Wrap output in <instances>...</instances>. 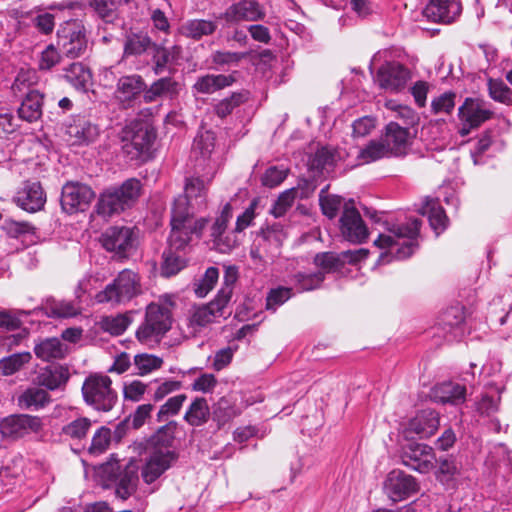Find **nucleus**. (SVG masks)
<instances>
[{"label": "nucleus", "instance_id": "nucleus-1", "mask_svg": "<svg viewBox=\"0 0 512 512\" xmlns=\"http://www.w3.org/2000/svg\"><path fill=\"white\" fill-rule=\"evenodd\" d=\"M140 464L136 459L121 462L114 455L95 469V476L104 487L114 485L115 494L122 500L131 497L138 488Z\"/></svg>", "mask_w": 512, "mask_h": 512}, {"label": "nucleus", "instance_id": "nucleus-2", "mask_svg": "<svg viewBox=\"0 0 512 512\" xmlns=\"http://www.w3.org/2000/svg\"><path fill=\"white\" fill-rule=\"evenodd\" d=\"M184 216L176 212V216L171 223V233L169 236V246L162 255L161 275L171 277L178 274L187 265L185 249L188 246L193 234L200 235L202 233V223L200 222L194 228L185 226Z\"/></svg>", "mask_w": 512, "mask_h": 512}, {"label": "nucleus", "instance_id": "nucleus-3", "mask_svg": "<svg viewBox=\"0 0 512 512\" xmlns=\"http://www.w3.org/2000/svg\"><path fill=\"white\" fill-rule=\"evenodd\" d=\"M175 305L171 295L160 296L146 306L145 317L136 331V338L143 344L158 343L171 329L172 309Z\"/></svg>", "mask_w": 512, "mask_h": 512}, {"label": "nucleus", "instance_id": "nucleus-4", "mask_svg": "<svg viewBox=\"0 0 512 512\" xmlns=\"http://www.w3.org/2000/svg\"><path fill=\"white\" fill-rule=\"evenodd\" d=\"M212 178L213 173L209 172L204 173L201 177L191 176L186 178L184 194L179 195L174 199L171 209V223H173L176 212H178L184 216V224L186 227L190 226V228H194V226L203 222L201 225L202 230L205 228L207 220L205 218L195 219L194 209L195 206H204L207 195V186L211 182Z\"/></svg>", "mask_w": 512, "mask_h": 512}, {"label": "nucleus", "instance_id": "nucleus-5", "mask_svg": "<svg viewBox=\"0 0 512 512\" xmlns=\"http://www.w3.org/2000/svg\"><path fill=\"white\" fill-rule=\"evenodd\" d=\"M421 220L409 219L403 224H392L387 227L388 234L380 233L374 244L387 249V253L397 260L410 257L418 248L417 237L420 232Z\"/></svg>", "mask_w": 512, "mask_h": 512}, {"label": "nucleus", "instance_id": "nucleus-6", "mask_svg": "<svg viewBox=\"0 0 512 512\" xmlns=\"http://www.w3.org/2000/svg\"><path fill=\"white\" fill-rule=\"evenodd\" d=\"M142 189V183L137 178H129L120 185L109 187L99 195L95 211L103 218L119 215L137 203Z\"/></svg>", "mask_w": 512, "mask_h": 512}, {"label": "nucleus", "instance_id": "nucleus-7", "mask_svg": "<svg viewBox=\"0 0 512 512\" xmlns=\"http://www.w3.org/2000/svg\"><path fill=\"white\" fill-rule=\"evenodd\" d=\"M142 293L141 278L138 273L124 269L116 278L95 295L97 303L111 306L125 305Z\"/></svg>", "mask_w": 512, "mask_h": 512}, {"label": "nucleus", "instance_id": "nucleus-8", "mask_svg": "<svg viewBox=\"0 0 512 512\" xmlns=\"http://www.w3.org/2000/svg\"><path fill=\"white\" fill-rule=\"evenodd\" d=\"M156 139L155 129L146 123H132L126 131L122 149L130 160L145 161L150 158Z\"/></svg>", "mask_w": 512, "mask_h": 512}, {"label": "nucleus", "instance_id": "nucleus-9", "mask_svg": "<svg viewBox=\"0 0 512 512\" xmlns=\"http://www.w3.org/2000/svg\"><path fill=\"white\" fill-rule=\"evenodd\" d=\"M57 45L71 59L79 58L88 48L85 26L78 20L66 22L57 31Z\"/></svg>", "mask_w": 512, "mask_h": 512}, {"label": "nucleus", "instance_id": "nucleus-10", "mask_svg": "<svg viewBox=\"0 0 512 512\" xmlns=\"http://www.w3.org/2000/svg\"><path fill=\"white\" fill-rule=\"evenodd\" d=\"M101 243L105 250L114 253L115 258L124 259L136 248L137 236L133 228L112 226L102 234Z\"/></svg>", "mask_w": 512, "mask_h": 512}, {"label": "nucleus", "instance_id": "nucleus-11", "mask_svg": "<svg viewBox=\"0 0 512 512\" xmlns=\"http://www.w3.org/2000/svg\"><path fill=\"white\" fill-rule=\"evenodd\" d=\"M42 427L38 416L12 414L0 420V434L5 439L19 440L31 433H38Z\"/></svg>", "mask_w": 512, "mask_h": 512}, {"label": "nucleus", "instance_id": "nucleus-12", "mask_svg": "<svg viewBox=\"0 0 512 512\" xmlns=\"http://www.w3.org/2000/svg\"><path fill=\"white\" fill-rule=\"evenodd\" d=\"M418 490L417 480L400 469L390 471L383 482L384 494L394 503L408 499Z\"/></svg>", "mask_w": 512, "mask_h": 512}, {"label": "nucleus", "instance_id": "nucleus-13", "mask_svg": "<svg viewBox=\"0 0 512 512\" xmlns=\"http://www.w3.org/2000/svg\"><path fill=\"white\" fill-rule=\"evenodd\" d=\"M339 222L340 232L345 240L351 243L361 244L368 238V228L359 211L354 207L352 200L344 203Z\"/></svg>", "mask_w": 512, "mask_h": 512}, {"label": "nucleus", "instance_id": "nucleus-14", "mask_svg": "<svg viewBox=\"0 0 512 512\" xmlns=\"http://www.w3.org/2000/svg\"><path fill=\"white\" fill-rule=\"evenodd\" d=\"M401 463L419 473H428L433 467L435 454L427 444L409 442L402 446Z\"/></svg>", "mask_w": 512, "mask_h": 512}, {"label": "nucleus", "instance_id": "nucleus-15", "mask_svg": "<svg viewBox=\"0 0 512 512\" xmlns=\"http://www.w3.org/2000/svg\"><path fill=\"white\" fill-rule=\"evenodd\" d=\"M410 79L409 68L396 61L381 65L376 74V82L379 86L390 92L402 91Z\"/></svg>", "mask_w": 512, "mask_h": 512}, {"label": "nucleus", "instance_id": "nucleus-16", "mask_svg": "<svg viewBox=\"0 0 512 512\" xmlns=\"http://www.w3.org/2000/svg\"><path fill=\"white\" fill-rule=\"evenodd\" d=\"M95 193L90 186L82 183H66L62 188L61 206L69 213L84 211L94 199Z\"/></svg>", "mask_w": 512, "mask_h": 512}, {"label": "nucleus", "instance_id": "nucleus-17", "mask_svg": "<svg viewBox=\"0 0 512 512\" xmlns=\"http://www.w3.org/2000/svg\"><path fill=\"white\" fill-rule=\"evenodd\" d=\"M145 88L146 83L141 75H124L117 79L113 95L123 108H130L145 94Z\"/></svg>", "mask_w": 512, "mask_h": 512}, {"label": "nucleus", "instance_id": "nucleus-18", "mask_svg": "<svg viewBox=\"0 0 512 512\" xmlns=\"http://www.w3.org/2000/svg\"><path fill=\"white\" fill-rule=\"evenodd\" d=\"M99 133V127L85 116L73 117L65 126L66 141L70 145H89L98 138Z\"/></svg>", "mask_w": 512, "mask_h": 512}, {"label": "nucleus", "instance_id": "nucleus-19", "mask_svg": "<svg viewBox=\"0 0 512 512\" xmlns=\"http://www.w3.org/2000/svg\"><path fill=\"white\" fill-rule=\"evenodd\" d=\"M178 459L176 451L149 450L141 475L145 483L151 484L167 471Z\"/></svg>", "mask_w": 512, "mask_h": 512}, {"label": "nucleus", "instance_id": "nucleus-20", "mask_svg": "<svg viewBox=\"0 0 512 512\" xmlns=\"http://www.w3.org/2000/svg\"><path fill=\"white\" fill-rule=\"evenodd\" d=\"M13 200L21 209L35 213L43 209L46 194L39 182L25 181L17 190Z\"/></svg>", "mask_w": 512, "mask_h": 512}, {"label": "nucleus", "instance_id": "nucleus-21", "mask_svg": "<svg viewBox=\"0 0 512 512\" xmlns=\"http://www.w3.org/2000/svg\"><path fill=\"white\" fill-rule=\"evenodd\" d=\"M368 251L365 249L347 250L340 254L334 252H323L315 256L314 262L325 272L339 270L345 263H356L367 258Z\"/></svg>", "mask_w": 512, "mask_h": 512}, {"label": "nucleus", "instance_id": "nucleus-22", "mask_svg": "<svg viewBox=\"0 0 512 512\" xmlns=\"http://www.w3.org/2000/svg\"><path fill=\"white\" fill-rule=\"evenodd\" d=\"M439 425V414L432 409H424L410 419L404 433L407 438L411 434H415L420 439H427L435 434Z\"/></svg>", "mask_w": 512, "mask_h": 512}, {"label": "nucleus", "instance_id": "nucleus-23", "mask_svg": "<svg viewBox=\"0 0 512 512\" xmlns=\"http://www.w3.org/2000/svg\"><path fill=\"white\" fill-rule=\"evenodd\" d=\"M386 150L391 156H404L410 146V132L408 128L401 127L396 122L387 124L382 138Z\"/></svg>", "mask_w": 512, "mask_h": 512}, {"label": "nucleus", "instance_id": "nucleus-24", "mask_svg": "<svg viewBox=\"0 0 512 512\" xmlns=\"http://www.w3.org/2000/svg\"><path fill=\"white\" fill-rule=\"evenodd\" d=\"M462 5L459 0H430L423 15L434 22L451 23L460 15Z\"/></svg>", "mask_w": 512, "mask_h": 512}, {"label": "nucleus", "instance_id": "nucleus-25", "mask_svg": "<svg viewBox=\"0 0 512 512\" xmlns=\"http://www.w3.org/2000/svg\"><path fill=\"white\" fill-rule=\"evenodd\" d=\"M492 115L487 104L479 98L467 97L458 108L459 120L470 123V127H480Z\"/></svg>", "mask_w": 512, "mask_h": 512}, {"label": "nucleus", "instance_id": "nucleus-26", "mask_svg": "<svg viewBox=\"0 0 512 512\" xmlns=\"http://www.w3.org/2000/svg\"><path fill=\"white\" fill-rule=\"evenodd\" d=\"M85 402L97 411L108 412L117 402V392L111 386H81Z\"/></svg>", "mask_w": 512, "mask_h": 512}, {"label": "nucleus", "instance_id": "nucleus-27", "mask_svg": "<svg viewBox=\"0 0 512 512\" xmlns=\"http://www.w3.org/2000/svg\"><path fill=\"white\" fill-rule=\"evenodd\" d=\"M226 305H221L216 298L207 305L194 306L189 314V327L194 333L210 324L214 318L223 315Z\"/></svg>", "mask_w": 512, "mask_h": 512}, {"label": "nucleus", "instance_id": "nucleus-28", "mask_svg": "<svg viewBox=\"0 0 512 512\" xmlns=\"http://www.w3.org/2000/svg\"><path fill=\"white\" fill-rule=\"evenodd\" d=\"M237 71L228 75L225 74H206L199 76L192 86L195 94H213L216 91L230 87L236 82Z\"/></svg>", "mask_w": 512, "mask_h": 512}, {"label": "nucleus", "instance_id": "nucleus-29", "mask_svg": "<svg viewBox=\"0 0 512 512\" xmlns=\"http://www.w3.org/2000/svg\"><path fill=\"white\" fill-rule=\"evenodd\" d=\"M465 320L464 308L452 306L441 315V323L444 330V338L447 341L460 340L464 335L463 322Z\"/></svg>", "mask_w": 512, "mask_h": 512}, {"label": "nucleus", "instance_id": "nucleus-30", "mask_svg": "<svg viewBox=\"0 0 512 512\" xmlns=\"http://www.w3.org/2000/svg\"><path fill=\"white\" fill-rule=\"evenodd\" d=\"M265 12L260 4L253 0H244L231 5L225 12L228 22L258 21L263 19Z\"/></svg>", "mask_w": 512, "mask_h": 512}, {"label": "nucleus", "instance_id": "nucleus-31", "mask_svg": "<svg viewBox=\"0 0 512 512\" xmlns=\"http://www.w3.org/2000/svg\"><path fill=\"white\" fill-rule=\"evenodd\" d=\"M258 245H263L266 251L274 254L286 239V233L280 223H273L262 227L257 237Z\"/></svg>", "mask_w": 512, "mask_h": 512}, {"label": "nucleus", "instance_id": "nucleus-32", "mask_svg": "<svg viewBox=\"0 0 512 512\" xmlns=\"http://www.w3.org/2000/svg\"><path fill=\"white\" fill-rule=\"evenodd\" d=\"M179 83L171 77H162L146 86L143 99L145 103H153L162 97H173L178 93Z\"/></svg>", "mask_w": 512, "mask_h": 512}, {"label": "nucleus", "instance_id": "nucleus-33", "mask_svg": "<svg viewBox=\"0 0 512 512\" xmlns=\"http://www.w3.org/2000/svg\"><path fill=\"white\" fill-rule=\"evenodd\" d=\"M154 42L151 38L143 32H131L126 35L123 44V55L121 61H124L132 56H140L150 50Z\"/></svg>", "mask_w": 512, "mask_h": 512}, {"label": "nucleus", "instance_id": "nucleus-34", "mask_svg": "<svg viewBox=\"0 0 512 512\" xmlns=\"http://www.w3.org/2000/svg\"><path fill=\"white\" fill-rule=\"evenodd\" d=\"M177 423L170 421L160 427L148 441V449L154 451H174L172 449L175 440Z\"/></svg>", "mask_w": 512, "mask_h": 512}, {"label": "nucleus", "instance_id": "nucleus-35", "mask_svg": "<svg viewBox=\"0 0 512 512\" xmlns=\"http://www.w3.org/2000/svg\"><path fill=\"white\" fill-rule=\"evenodd\" d=\"M430 397L437 403L459 405L466 400V386H433Z\"/></svg>", "mask_w": 512, "mask_h": 512}, {"label": "nucleus", "instance_id": "nucleus-36", "mask_svg": "<svg viewBox=\"0 0 512 512\" xmlns=\"http://www.w3.org/2000/svg\"><path fill=\"white\" fill-rule=\"evenodd\" d=\"M420 213L428 216L430 226L436 231L437 235L447 228L448 218L438 200L427 198L420 209Z\"/></svg>", "mask_w": 512, "mask_h": 512}, {"label": "nucleus", "instance_id": "nucleus-37", "mask_svg": "<svg viewBox=\"0 0 512 512\" xmlns=\"http://www.w3.org/2000/svg\"><path fill=\"white\" fill-rule=\"evenodd\" d=\"M42 95L36 91H29L18 108V115L27 122L38 120L42 114Z\"/></svg>", "mask_w": 512, "mask_h": 512}, {"label": "nucleus", "instance_id": "nucleus-38", "mask_svg": "<svg viewBox=\"0 0 512 512\" xmlns=\"http://www.w3.org/2000/svg\"><path fill=\"white\" fill-rule=\"evenodd\" d=\"M88 5L105 24H114L119 19L121 0H89Z\"/></svg>", "mask_w": 512, "mask_h": 512}, {"label": "nucleus", "instance_id": "nucleus-39", "mask_svg": "<svg viewBox=\"0 0 512 512\" xmlns=\"http://www.w3.org/2000/svg\"><path fill=\"white\" fill-rule=\"evenodd\" d=\"M217 29V23L205 19H192L183 23L180 32L183 36L193 40H200L204 36L213 34Z\"/></svg>", "mask_w": 512, "mask_h": 512}, {"label": "nucleus", "instance_id": "nucleus-40", "mask_svg": "<svg viewBox=\"0 0 512 512\" xmlns=\"http://www.w3.org/2000/svg\"><path fill=\"white\" fill-rule=\"evenodd\" d=\"M339 159L336 149L321 147L309 159V168L317 172H323L333 169Z\"/></svg>", "mask_w": 512, "mask_h": 512}, {"label": "nucleus", "instance_id": "nucleus-41", "mask_svg": "<svg viewBox=\"0 0 512 512\" xmlns=\"http://www.w3.org/2000/svg\"><path fill=\"white\" fill-rule=\"evenodd\" d=\"M34 352L38 358L50 361L64 358L66 348L58 338H47L35 346Z\"/></svg>", "mask_w": 512, "mask_h": 512}, {"label": "nucleus", "instance_id": "nucleus-42", "mask_svg": "<svg viewBox=\"0 0 512 512\" xmlns=\"http://www.w3.org/2000/svg\"><path fill=\"white\" fill-rule=\"evenodd\" d=\"M50 401V397L46 390L39 387H29L18 398V405L25 409L38 410L44 407Z\"/></svg>", "mask_w": 512, "mask_h": 512}, {"label": "nucleus", "instance_id": "nucleus-43", "mask_svg": "<svg viewBox=\"0 0 512 512\" xmlns=\"http://www.w3.org/2000/svg\"><path fill=\"white\" fill-rule=\"evenodd\" d=\"M64 77L73 87L84 91L91 80V72L82 63L75 62L65 69Z\"/></svg>", "mask_w": 512, "mask_h": 512}, {"label": "nucleus", "instance_id": "nucleus-44", "mask_svg": "<svg viewBox=\"0 0 512 512\" xmlns=\"http://www.w3.org/2000/svg\"><path fill=\"white\" fill-rule=\"evenodd\" d=\"M240 413L241 410L235 404L223 397L214 407L213 419L217 422L218 428H220L240 415Z\"/></svg>", "mask_w": 512, "mask_h": 512}, {"label": "nucleus", "instance_id": "nucleus-45", "mask_svg": "<svg viewBox=\"0 0 512 512\" xmlns=\"http://www.w3.org/2000/svg\"><path fill=\"white\" fill-rule=\"evenodd\" d=\"M248 99V92L238 91L233 92L230 96L220 100L214 105V112L220 118H225L230 115L234 109L242 105Z\"/></svg>", "mask_w": 512, "mask_h": 512}, {"label": "nucleus", "instance_id": "nucleus-46", "mask_svg": "<svg viewBox=\"0 0 512 512\" xmlns=\"http://www.w3.org/2000/svg\"><path fill=\"white\" fill-rule=\"evenodd\" d=\"M210 416L209 407L203 398H196L184 415L185 421L191 426H200L207 422Z\"/></svg>", "mask_w": 512, "mask_h": 512}, {"label": "nucleus", "instance_id": "nucleus-47", "mask_svg": "<svg viewBox=\"0 0 512 512\" xmlns=\"http://www.w3.org/2000/svg\"><path fill=\"white\" fill-rule=\"evenodd\" d=\"M31 358L29 352H23L0 359V376H10L18 372Z\"/></svg>", "mask_w": 512, "mask_h": 512}, {"label": "nucleus", "instance_id": "nucleus-48", "mask_svg": "<svg viewBox=\"0 0 512 512\" xmlns=\"http://www.w3.org/2000/svg\"><path fill=\"white\" fill-rule=\"evenodd\" d=\"M42 377L38 384H66L70 378V371L67 366L54 364L45 370Z\"/></svg>", "mask_w": 512, "mask_h": 512}, {"label": "nucleus", "instance_id": "nucleus-49", "mask_svg": "<svg viewBox=\"0 0 512 512\" xmlns=\"http://www.w3.org/2000/svg\"><path fill=\"white\" fill-rule=\"evenodd\" d=\"M319 202L322 213L329 219L335 218L340 208L344 207L342 197L327 194L324 189L319 194Z\"/></svg>", "mask_w": 512, "mask_h": 512}, {"label": "nucleus", "instance_id": "nucleus-50", "mask_svg": "<svg viewBox=\"0 0 512 512\" xmlns=\"http://www.w3.org/2000/svg\"><path fill=\"white\" fill-rule=\"evenodd\" d=\"M219 278V270L216 267L207 268L206 272L194 283V292L198 297H205L215 286Z\"/></svg>", "mask_w": 512, "mask_h": 512}, {"label": "nucleus", "instance_id": "nucleus-51", "mask_svg": "<svg viewBox=\"0 0 512 512\" xmlns=\"http://www.w3.org/2000/svg\"><path fill=\"white\" fill-rule=\"evenodd\" d=\"M130 324L131 318L127 314L105 317L101 322V326L104 331L116 336L124 333Z\"/></svg>", "mask_w": 512, "mask_h": 512}, {"label": "nucleus", "instance_id": "nucleus-52", "mask_svg": "<svg viewBox=\"0 0 512 512\" xmlns=\"http://www.w3.org/2000/svg\"><path fill=\"white\" fill-rule=\"evenodd\" d=\"M437 462L439 464L436 475L437 479L441 483L448 484L459 473V468L456 464L455 458L453 456H445L439 458Z\"/></svg>", "mask_w": 512, "mask_h": 512}, {"label": "nucleus", "instance_id": "nucleus-53", "mask_svg": "<svg viewBox=\"0 0 512 512\" xmlns=\"http://www.w3.org/2000/svg\"><path fill=\"white\" fill-rule=\"evenodd\" d=\"M237 280V270L234 267H228L223 277V285L216 295L217 301L221 305H227L231 299L233 285Z\"/></svg>", "mask_w": 512, "mask_h": 512}, {"label": "nucleus", "instance_id": "nucleus-54", "mask_svg": "<svg viewBox=\"0 0 512 512\" xmlns=\"http://www.w3.org/2000/svg\"><path fill=\"white\" fill-rule=\"evenodd\" d=\"M61 61V54L58 49L49 44L41 51L38 57L37 66L40 71H50Z\"/></svg>", "mask_w": 512, "mask_h": 512}, {"label": "nucleus", "instance_id": "nucleus-55", "mask_svg": "<svg viewBox=\"0 0 512 512\" xmlns=\"http://www.w3.org/2000/svg\"><path fill=\"white\" fill-rule=\"evenodd\" d=\"M456 93L447 91L435 97L431 102V111L434 114H451L455 107Z\"/></svg>", "mask_w": 512, "mask_h": 512}, {"label": "nucleus", "instance_id": "nucleus-56", "mask_svg": "<svg viewBox=\"0 0 512 512\" xmlns=\"http://www.w3.org/2000/svg\"><path fill=\"white\" fill-rule=\"evenodd\" d=\"M294 282L300 291H310L318 288L324 281V273L321 271L315 273H297L293 276Z\"/></svg>", "mask_w": 512, "mask_h": 512}, {"label": "nucleus", "instance_id": "nucleus-57", "mask_svg": "<svg viewBox=\"0 0 512 512\" xmlns=\"http://www.w3.org/2000/svg\"><path fill=\"white\" fill-rule=\"evenodd\" d=\"M211 241L213 248L222 254L230 253L240 244L238 233L234 230L227 231Z\"/></svg>", "mask_w": 512, "mask_h": 512}, {"label": "nucleus", "instance_id": "nucleus-58", "mask_svg": "<svg viewBox=\"0 0 512 512\" xmlns=\"http://www.w3.org/2000/svg\"><path fill=\"white\" fill-rule=\"evenodd\" d=\"M387 156L390 155L382 141H370L366 147L360 151L358 158L364 163H370Z\"/></svg>", "mask_w": 512, "mask_h": 512}, {"label": "nucleus", "instance_id": "nucleus-59", "mask_svg": "<svg viewBox=\"0 0 512 512\" xmlns=\"http://www.w3.org/2000/svg\"><path fill=\"white\" fill-rule=\"evenodd\" d=\"M111 441V430L107 427H100L94 434L91 445L89 447V453L93 455H100L104 453Z\"/></svg>", "mask_w": 512, "mask_h": 512}, {"label": "nucleus", "instance_id": "nucleus-60", "mask_svg": "<svg viewBox=\"0 0 512 512\" xmlns=\"http://www.w3.org/2000/svg\"><path fill=\"white\" fill-rule=\"evenodd\" d=\"M232 206L230 203H226L219 216H217V218L215 219L213 225L211 226V231H210V237H211V240L221 236V234H224L227 232V227H228V224L230 222V220L232 219Z\"/></svg>", "mask_w": 512, "mask_h": 512}, {"label": "nucleus", "instance_id": "nucleus-61", "mask_svg": "<svg viewBox=\"0 0 512 512\" xmlns=\"http://www.w3.org/2000/svg\"><path fill=\"white\" fill-rule=\"evenodd\" d=\"M488 89L489 95L493 100L505 104L512 103V91L502 80L490 79L488 81Z\"/></svg>", "mask_w": 512, "mask_h": 512}, {"label": "nucleus", "instance_id": "nucleus-62", "mask_svg": "<svg viewBox=\"0 0 512 512\" xmlns=\"http://www.w3.org/2000/svg\"><path fill=\"white\" fill-rule=\"evenodd\" d=\"M298 190L295 188L282 192L275 201L271 213L275 217L283 216L290 209L297 197Z\"/></svg>", "mask_w": 512, "mask_h": 512}, {"label": "nucleus", "instance_id": "nucleus-63", "mask_svg": "<svg viewBox=\"0 0 512 512\" xmlns=\"http://www.w3.org/2000/svg\"><path fill=\"white\" fill-rule=\"evenodd\" d=\"M247 56L243 52H231V51H215L211 55L212 63L218 67H232L237 66L242 59Z\"/></svg>", "mask_w": 512, "mask_h": 512}, {"label": "nucleus", "instance_id": "nucleus-64", "mask_svg": "<svg viewBox=\"0 0 512 512\" xmlns=\"http://www.w3.org/2000/svg\"><path fill=\"white\" fill-rule=\"evenodd\" d=\"M213 149L214 136L210 132H205L194 140L193 153L200 154L203 162L210 158Z\"/></svg>", "mask_w": 512, "mask_h": 512}]
</instances>
